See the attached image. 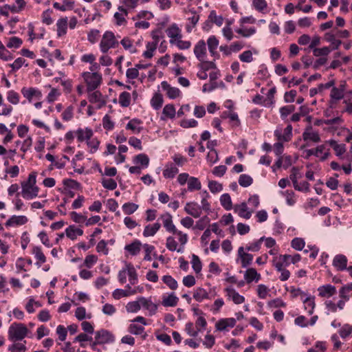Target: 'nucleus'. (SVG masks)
<instances>
[{"label": "nucleus", "instance_id": "1", "mask_svg": "<svg viewBox=\"0 0 352 352\" xmlns=\"http://www.w3.org/2000/svg\"><path fill=\"white\" fill-rule=\"evenodd\" d=\"M8 336L10 341L15 342L23 340L25 337L32 338V331L23 323L13 322L8 328Z\"/></svg>", "mask_w": 352, "mask_h": 352}, {"label": "nucleus", "instance_id": "2", "mask_svg": "<svg viewBox=\"0 0 352 352\" xmlns=\"http://www.w3.org/2000/svg\"><path fill=\"white\" fill-rule=\"evenodd\" d=\"M36 173L32 172L28 178L27 181L22 182L21 185V195L25 199H32L38 196V187L36 185Z\"/></svg>", "mask_w": 352, "mask_h": 352}, {"label": "nucleus", "instance_id": "3", "mask_svg": "<svg viewBox=\"0 0 352 352\" xmlns=\"http://www.w3.org/2000/svg\"><path fill=\"white\" fill-rule=\"evenodd\" d=\"M119 42L116 39L113 32L106 31L102 37L100 43V48L102 53H107L110 49L118 46Z\"/></svg>", "mask_w": 352, "mask_h": 352}, {"label": "nucleus", "instance_id": "4", "mask_svg": "<svg viewBox=\"0 0 352 352\" xmlns=\"http://www.w3.org/2000/svg\"><path fill=\"white\" fill-rule=\"evenodd\" d=\"M87 84V91H92L98 88L102 82V76L98 72H84L82 74Z\"/></svg>", "mask_w": 352, "mask_h": 352}, {"label": "nucleus", "instance_id": "5", "mask_svg": "<svg viewBox=\"0 0 352 352\" xmlns=\"http://www.w3.org/2000/svg\"><path fill=\"white\" fill-rule=\"evenodd\" d=\"M224 292L228 299L234 304L240 305L245 302V297L240 295L232 286L226 287Z\"/></svg>", "mask_w": 352, "mask_h": 352}, {"label": "nucleus", "instance_id": "6", "mask_svg": "<svg viewBox=\"0 0 352 352\" xmlns=\"http://www.w3.org/2000/svg\"><path fill=\"white\" fill-rule=\"evenodd\" d=\"M159 219L162 221L163 226L168 232L173 234L177 232V228L173 221V217L170 213L165 212L161 214Z\"/></svg>", "mask_w": 352, "mask_h": 352}, {"label": "nucleus", "instance_id": "7", "mask_svg": "<svg viewBox=\"0 0 352 352\" xmlns=\"http://www.w3.org/2000/svg\"><path fill=\"white\" fill-rule=\"evenodd\" d=\"M170 38V43L173 44L178 38H182V30L175 23L170 25L166 30Z\"/></svg>", "mask_w": 352, "mask_h": 352}, {"label": "nucleus", "instance_id": "8", "mask_svg": "<svg viewBox=\"0 0 352 352\" xmlns=\"http://www.w3.org/2000/svg\"><path fill=\"white\" fill-rule=\"evenodd\" d=\"M95 340L98 344H106L113 342L114 337L108 331L101 329L95 333Z\"/></svg>", "mask_w": 352, "mask_h": 352}, {"label": "nucleus", "instance_id": "9", "mask_svg": "<svg viewBox=\"0 0 352 352\" xmlns=\"http://www.w3.org/2000/svg\"><path fill=\"white\" fill-rule=\"evenodd\" d=\"M233 210L239 217L245 219H249L252 216V211L248 210L247 204L245 202L234 205Z\"/></svg>", "mask_w": 352, "mask_h": 352}, {"label": "nucleus", "instance_id": "10", "mask_svg": "<svg viewBox=\"0 0 352 352\" xmlns=\"http://www.w3.org/2000/svg\"><path fill=\"white\" fill-rule=\"evenodd\" d=\"M277 258L276 261L282 263L285 266H288L290 263L295 264L300 261L301 256L298 254H295L292 256L289 254H284L280 255L279 256H276Z\"/></svg>", "mask_w": 352, "mask_h": 352}, {"label": "nucleus", "instance_id": "11", "mask_svg": "<svg viewBox=\"0 0 352 352\" xmlns=\"http://www.w3.org/2000/svg\"><path fill=\"white\" fill-rule=\"evenodd\" d=\"M185 212L194 218H199L201 214V208L196 202H188L184 207Z\"/></svg>", "mask_w": 352, "mask_h": 352}, {"label": "nucleus", "instance_id": "12", "mask_svg": "<svg viewBox=\"0 0 352 352\" xmlns=\"http://www.w3.org/2000/svg\"><path fill=\"white\" fill-rule=\"evenodd\" d=\"M236 322V319L234 318H222L216 322L215 327L218 331H226L228 328L234 327Z\"/></svg>", "mask_w": 352, "mask_h": 352}, {"label": "nucleus", "instance_id": "13", "mask_svg": "<svg viewBox=\"0 0 352 352\" xmlns=\"http://www.w3.org/2000/svg\"><path fill=\"white\" fill-rule=\"evenodd\" d=\"M136 294L135 290H132L129 284L126 285V289H116L112 293V296L116 300H119L124 297Z\"/></svg>", "mask_w": 352, "mask_h": 352}, {"label": "nucleus", "instance_id": "14", "mask_svg": "<svg viewBox=\"0 0 352 352\" xmlns=\"http://www.w3.org/2000/svg\"><path fill=\"white\" fill-rule=\"evenodd\" d=\"M23 96L28 100L29 102H32L34 98L40 100L42 97L41 92L34 87L25 88L23 87L21 89Z\"/></svg>", "mask_w": 352, "mask_h": 352}, {"label": "nucleus", "instance_id": "15", "mask_svg": "<svg viewBox=\"0 0 352 352\" xmlns=\"http://www.w3.org/2000/svg\"><path fill=\"white\" fill-rule=\"evenodd\" d=\"M194 54L199 61H203L206 56V46L204 40L197 42L194 47Z\"/></svg>", "mask_w": 352, "mask_h": 352}, {"label": "nucleus", "instance_id": "16", "mask_svg": "<svg viewBox=\"0 0 352 352\" xmlns=\"http://www.w3.org/2000/svg\"><path fill=\"white\" fill-rule=\"evenodd\" d=\"M28 221V217L24 215H13L7 220V221L5 223V226L6 227L23 226Z\"/></svg>", "mask_w": 352, "mask_h": 352}, {"label": "nucleus", "instance_id": "17", "mask_svg": "<svg viewBox=\"0 0 352 352\" xmlns=\"http://www.w3.org/2000/svg\"><path fill=\"white\" fill-rule=\"evenodd\" d=\"M141 306L149 312L150 316L155 314L157 309V305L153 302L151 298L140 297Z\"/></svg>", "mask_w": 352, "mask_h": 352}, {"label": "nucleus", "instance_id": "18", "mask_svg": "<svg viewBox=\"0 0 352 352\" xmlns=\"http://www.w3.org/2000/svg\"><path fill=\"white\" fill-rule=\"evenodd\" d=\"M347 258L343 254L336 255L333 260V265L340 271L347 270Z\"/></svg>", "mask_w": 352, "mask_h": 352}, {"label": "nucleus", "instance_id": "19", "mask_svg": "<svg viewBox=\"0 0 352 352\" xmlns=\"http://www.w3.org/2000/svg\"><path fill=\"white\" fill-rule=\"evenodd\" d=\"M276 260H277V258H274L273 265L275 267V268L276 269V270L278 272H280V276L279 277L280 280L281 281H285L289 278L290 272L289 270L284 268V267H285L284 265L276 261Z\"/></svg>", "mask_w": 352, "mask_h": 352}, {"label": "nucleus", "instance_id": "20", "mask_svg": "<svg viewBox=\"0 0 352 352\" xmlns=\"http://www.w3.org/2000/svg\"><path fill=\"white\" fill-rule=\"evenodd\" d=\"M118 10L119 12H116L114 14L113 17L116 21V24L117 25L120 26L126 24V21L125 19V17L128 15V11L123 6H119Z\"/></svg>", "mask_w": 352, "mask_h": 352}, {"label": "nucleus", "instance_id": "21", "mask_svg": "<svg viewBox=\"0 0 352 352\" xmlns=\"http://www.w3.org/2000/svg\"><path fill=\"white\" fill-rule=\"evenodd\" d=\"M179 173L178 168L172 162H168L165 165L163 170V176L166 179H173Z\"/></svg>", "mask_w": 352, "mask_h": 352}, {"label": "nucleus", "instance_id": "22", "mask_svg": "<svg viewBox=\"0 0 352 352\" xmlns=\"http://www.w3.org/2000/svg\"><path fill=\"white\" fill-rule=\"evenodd\" d=\"M318 291L321 297L329 298L336 294V287L329 284L320 286Z\"/></svg>", "mask_w": 352, "mask_h": 352}, {"label": "nucleus", "instance_id": "23", "mask_svg": "<svg viewBox=\"0 0 352 352\" xmlns=\"http://www.w3.org/2000/svg\"><path fill=\"white\" fill-rule=\"evenodd\" d=\"M292 133V126L289 124L284 130V133H282L281 131L276 130L274 135L279 141L288 142L290 140Z\"/></svg>", "mask_w": 352, "mask_h": 352}, {"label": "nucleus", "instance_id": "24", "mask_svg": "<svg viewBox=\"0 0 352 352\" xmlns=\"http://www.w3.org/2000/svg\"><path fill=\"white\" fill-rule=\"evenodd\" d=\"M161 85L162 88L166 91L167 95L170 98L175 99L179 96V89L177 87H171L166 81H163Z\"/></svg>", "mask_w": 352, "mask_h": 352}, {"label": "nucleus", "instance_id": "25", "mask_svg": "<svg viewBox=\"0 0 352 352\" xmlns=\"http://www.w3.org/2000/svg\"><path fill=\"white\" fill-rule=\"evenodd\" d=\"M244 278L248 283L253 280L258 282L261 279V274L254 268H248L244 274Z\"/></svg>", "mask_w": 352, "mask_h": 352}, {"label": "nucleus", "instance_id": "26", "mask_svg": "<svg viewBox=\"0 0 352 352\" xmlns=\"http://www.w3.org/2000/svg\"><path fill=\"white\" fill-rule=\"evenodd\" d=\"M76 133L79 142H83L85 140L87 142L93 136V131L91 129L89 128H86L85 129H78L76 131Z\"/></svg>", "mask_w": 352, "mask_h": 352}, {"label": "nucleus", "instance_id": "27", "mask_svg": "<svg viewBox=\"0 0 352 352\" xmlns=\"http://www.w3.org/2000/svg\"><path fill=\"white\" fill-rule=\"evenodd\" d=\"M126 270H127V276L129 277V280L130 283V285H134L138 283V277L137 272L134 267V266L131 263H126Z\"/></svg>", "mask_w": 352, "mask_h": 352}, {"label": "nucleus", "instance_id": "28", "mask_svg": "<svg viewBox=\"0 0 352 352\" xmlns=\"http://www.w3.org/2000/svg\"><path fill=\"white\" fill-rule=\"evenodd\" d=\"M83 234V230L76 228L75 226H69L65 230V235L72 240H75L78 236Z\"/></svg>", "mask_w": 352, "mask_h": 352}, {"label": "nucleus", "instance_id": "29", "mask_svg": "<svg viewBox=\"0 0 352 352\" xmlns=\"http://www.w3.org/2000/svg\"><path fill=\"white\" fill-rule=\"evenodd\" d=\"M207 45L210 53L212 56H218L219 54L217 52V48L219 45V41L214 36H211L208 38Z\"/></svg>", "mask_w": 352, "mask_h": 352}, {"label": "nucleus", "instance_id": "30", "mask_svg": "<svg viewBox=\"0 0 352 352\" xmlns=\"http://www.w3.org/2000/svg\"><path fill=\"white\" fill-rule=\"evenodd\" d=\"M88 100L91 103H98V107H102L105 102L102 100V95L99 91L90 93L88 96Z\"/></svg>", "mask_w": 352, "mask_h": 352}, {"label": "nucleus", "instance_id": "31", "mask_svg": "<svg viewBox=\"0 0 352 352\" xmlns=\"http://www.w3.org/2000/svg\"><path fill=\"white\" fill-rule=\"evenodd\" d=\"M302 138L305 141H311L313 142H320V138L319 133L316 131H311V129H307L302 133Z\"/></svg>", "mask_w": 352, "mask_h": 352}, {"label": "nucleus", "instance_id": "32", "mask_svg": "<svg viewBox=\"0 0 352 352\" xmlns=\"http://www.w3.org/2000/svg\"><path fill=\"white\" fill-rule=\"evenodd\" d=\"M161 225L160 223L157 222L153 224H148L145 226L143 235L145 237L154 236L156 232L160 230Z\"/></svg>", "mask_w": 352, "mask_h": 352}, {"label": "nucleus", "instance_id": "33", "mask_svg": "<svg viewBox=\"0 0 352 352\" xmlns=\"http://www.w3.org/2000/svg\"><path fill=\"white\" fill-rule=\"evenodd\" d=\"M57 25V34L58 36H62L67 33V28L68 25L67 18L60 19L56 23Z\"/></svg>", "mask_w": 352, "mask_h": 352}, {"label": "nucleus", "instance_id": "34", "mask_svg": "<svg viewBox=\"0 0 352 352\" xmlns=\"http://www.w3.org/2000/svg\"><path fill=\"white\" fill-rule=\"evenodd\" d=\"M314 300V296H308L306 297L305 299H302L304 305V308L305 310L307 311V313L309 315H311L314 313V310L316 306Z\"/></svg>", "mask_w": 352, "mask_h": 352}, {"label": "nucleus", "instance_id": "35", "mask_svg": "<svg viewBox=\"0 0 352 352\" xmlns=\"http://www.w3.org/2000/svg\"><path fill=\"white\" fill-rule=\"evenodd\" d=\"M133 163L140 164L143 168L148 167L149 164V157L144 153H140L133 157Z\"/></svg>", "mask_w": 352, "mask_h": 352}, {"label": "nucleus", "instance_id": "36", "mask_svg": "<svg viewBox=\"0 0 352 352\" xmlns=\"http://www.w3.org/2000/svg\"><path fill=\"white\" fill-rule=\"evenodd\" d=\"M141 121L138 119H133L130 120L126 126V129L131 130L134 133H140L142 127L140 126Z\"/></svg>", "mask_w": 352, "mask_h": 352}, {"label": "nucleus", "instance_id": "37", "mask_svg": "<svg viewBox=\"0 0 352 352\" xmlns=\"http://www.w3.org/2000/svg\"><path fill=\"white\" fill-rule=\"evenodd\" d=\"M178 300V298L174 293H171L168 296L163 297L162 303L164 307H175L177 305Z\"/></svg>", "mask_w": 352, "mask_h": 352}, {"label": "nucleus", "instance_id": "38", "mask_svg": "<svg viewBox=\"0 0 352 352\" xmlns=\"http://www.w3.org/2000/svg\"><path fill=\"white\" fill-rule=\"evenodd\" d=\"M176 113L175 109L173 104H166L162 111V120H166V118L173 119Z\"/></svg>", "mask_w": 352, "mask_h": 352}, {"label": "nucleus", "instance_id": "39", "mask_svg": "<svg viewBox=\"0 0 352 352\" xmlns=\"http://www.w3.org/2000/svg\"><path fill=\"white\" fill-rule=\"evenodd\" d=\"M324 38L327 42L331 43L332 50H338L340 45L342 44V41L340 40L336 39V36L331 32L326 33Z\"/></svg>", "mask_w": 352, "mask_h": 352}, {"label": "nucleus", "instance_id": "40", "mask_svg": "<svg viewBox=\"0 0 352 352\" xmlns=\"http://www.w3.org/2000/svg\"><path fill=\"white\" fill-rule=\"evenodd\" d=\"M166 246L170 251H172V252H173V251H177V252H184L183 247H179V248H177V243L175 241V238L173 236H168L166 239Z\"/></svg>", "mask_w": 352, "mask_h": 352}, {"label": "nucleus", "instance_id": "41", "mask_svg": "<svg viewBox=\"0 0 352 352\" xmlns=\"http://www.w3.org/2000/svg\"><path fill=\"white\" fill-rule=\"evenodd\" d=\"M141 307L139 297L136 300L129 302L126 305V310L129 313H136L140 310Z\"/></svg>", "mask_w": 352, "mask_h": 352}, {"label": "nucleus", "instance_id": "42", "mask_svg": "<svg viewBox=\"0 0 352 352\" xmlns=\"http://www.w3.org/2000/svg\"><path fill=\"white\" fill-rule=\"evenodd\" d=\"M344 89L333 87L331 89L330 97L331 100H340L344 98Z\"/></svg>", "mask_w": 352, "mask_h": 352}, {"label": "nucleus", "instance_id": "43", "mask_svg": "<svg viewBox=\"0 0 352 352\" xmlns=\"http://www.w3.org/2000/svg\"><path fill=\"white\" fill-rule=\"evenodd\" d=\"M164 100L162 95L160 93H156L154 94L151 100V106L156 110L160 109L162 106Z\"/></svg>", "mask_w": 352, "mask_h": 352}, {"label": "nucleus", "instance_id": "44", "mask_svg": "<svg viewBox=\"0 0 352 352\" xmlns=\"http://www.w3.org/2000/svg\"><path fill=\"white\" fill-rule=\"evenodd\" d=\"M193 298L199 302L208 298V293L206 289L201 287L197 288L193 294Z\"/></svg>", "mask_w": 352, "mask_h": 352}, {"label": "nucleus", "instance_id": "45", "mask_svg": "<svg viewBox=\"0 0 352 352\" xmlns=\"http://www.w3.org/2000/svg\"><path fill=\"white\" fill-rule=\"evenodd\" d=\"M141 243L135 241L133 243L125 246V250H127L131 255H137L140 252Z\"/></svg>", "mask_w": 352, "mask_h": 352}, {"label": "nucleus", "instance_id": "46", "mask_svg": "<svg viewBox=\"0 0 352 352\" xmlns=\"http://www.w3.org/2000/svg\"><path fill=\"white\" fill-rule=\"evenodd\" d=\"M190 12L193 14L192 16L188 18L190 24L186 25V29L187 32H191L193 28L195 27L199 20V16L196 14L195 11L190 10Z\"/></svg>", "mask_w": 352, "mask_h": 352}, {"label": "nucleus", "instance_id": "47", "mask_svg": "<svg viewBox=\"0 0 352 352\" xmlns=\"http://www.w3.org/2000/svg\"><path fill=\"white\" fill-rule=\"evenodd\" d=\"M220 202L226 210H230L232 208V199L229 194H223L220 197Z\"/></svg>", "mask_w": 352, "mask_h": 352}, {"label": "nucleus", "instance_id": "48", "mask_svg": "<svg viewBox=\"0 0 352 352\" xmlns=\"http://www.w3.org/2000/svg\"><path fill=\"white\" fill-rule=\"evenodd\" d=\"M26 341L24 343L15 342L8 346L9 352H25L27 347L25 346Z\"/></svg>", "mask_w": 352, "mask_h": 352}, {"label": "nucleus", "instance_id": "49", "mask_svg": "<svg viewBox=\"0 0 352 352\" xmlns=\"http://www.w3.org/2000/svg\"><path fill=\"white\" fill-rule=\"evenodd\" d=\"M201 188V182L197 177H190L188 181V190L193 191L195 190H200Z\"/></svg>", "mask_w": 352, "mask_h": 352}, {"label": "nucleus", "instance_id": "50", "mask_svg": "<svg viewBox=\"0 0 352 352\" xmlns=\"http://www.w3.org/2000/svg\"><path fill=\"white\" fill-rule=\"evenodd\" d=\"M120 43L126 50H129L131 54L137 52V49L133 46V42L129 37L123 38Z\"/></svg>", "mask_w": 352, "mask_h": 352}, {"label": "nucleus", "instance_id": "51", "mask_svg": "<svg viewBox=\"0 0 352 352\" xmlns=\"http://www.w3.org/2000/svg\"><path fill=\"white\" fill-rule=\"evenodd\" d=\"M162 281L172 290L177 288L178 284L177 280L170 275H165L162 277Z\"/></svg>", "mask_w": 352, "mask_h": 352}, {"label": "nucleus", "instance_id": "52", "mask_svg": "<svg viewBox=\"0 0 352 352\" xmlns=\"http://www.w3.org/2000/svg\"><path fill=\"white\" fill-rule=\"evenodd\" d=\"M119 103L122 107H127L131 103V94L129 92L124 91L120 94Z\"/></svg>", "mask_w": 352, "mask_h": 352}, {"label": "nucleus", "instance_id": "53", "mask_svg": "<svg viewBox=\"0 0 352 352\" xmlns=\"http://www.w3.org/2000/svg\"><path fill=\"white\" fill-rule=\"evenodd\" d=\"M75 316L78 320H82L85 318L90 319L91 318V314H87L85 308L83 307H79L76 309Z\"/></svg>", "mask_w": 352, "mask_h": 352}, {"label": "nucleus", "instance_id": "54", "mask_svg": "<svg viewBox=\"0 0 352 352\" xmlns=\"http://www.w3.org/2000/svg\"><path fill=\"white\" fill-rule=\"evenodd\" d=\"M210 221V220L208 216H204L196 222V224L193 228L203 230L209 224Z\"/></svg>", "mask_w": 352, "mask_h": 352}, {"label": "nucleus", "instance_id": "55", "mask_svg": "<svg viewBox=\"0 0 352 352\" xmlns=\"http://www.w3.org/2000/svg\"><path fill=\"white\" fill-rule=\"evenodd\" d=\"M157 46L156 43L148 42L146 44V50L143 53V56L146 58H151L153 56V52L156 50Z\"/></svg>", "mask_w": 352, "mask_h": 352}, {"label": "nucleus", "instance_id": "56", "mask_svg": "<svg viewBox=\"0 0 352 352\" xmlns=\"http://www.w3.org/2000/svg\"><path fill=\"white\" fill-rule=\"evenodd\" d=\"M32 254L34 255L36 260H38L41 263H44L46 261V258L44 254L42 252V250L40 247L35 246L33 248Z\"/></svg>", "mask_w": 352, "mask_h": 352}, {"label": "nucleus", "instance_id": "57", "mask_svg": "<svg viewBox=\"0 0 352 352\" xmlns=\"http://www.w3.org/2000/svg\"><path fill=\"white\" fill-rule=\"evenodd\" d=\"M202 195V199H201V206H200L201 208V210H204L207 212L210 211V204L207 201V199L209 197V195L207 192V191H204L201 192Z\"/></svg>", "mask_w": 352, "mask_h": 352}, {"label": "nucleus", "instance_id": "58", "mask_svg": "<svg viewBox=\"0 0 352 352\" xmlns=\"http://www.w3.org/2000/svg\"><path fill=\"white\" fill-rule=\"evenodd\" d=\"M208 19L210 22L215 23L218 26H221L223 22L222 16H217L214 10H212L208 16Z\"/></svg>", "mask_w": 352, "mask_h": 352}, {"label": "nucleus", "instance_id": "59", "mask_svg": "<svg viewBox=\"0 0 352 352\" xmlns=\"http://www.w3.org/2000/svg\"><path fill=\"white\" fill-rule=\"evenodd\" d=\"M128 331L129 333L133 335H141L144 333V328L141 325L131 323L129 326Z\"/></svg>", "mask_w": 352, "mask_h": 352}, {"label": "nucleus", "instance_id": "60", "mask_svg": "<svg viewBox=\"0 0 352 352\" xmlns=\"http://www.w3.org/2000/svg\"><path fill=\"white\" fill-rule=\"evenodd\" d=\"M138 208V205L134 203H126L123 205L122 209L125 214H131L135 212Z\"/></svg>", "mask_w": 352, "mask_h": 352}, {"label": "nucleus", "instance_id": "61", "mask_svg": "<svg viewBox=\"0 0 352 352\" xmlns=\"http://www.w3.org/2000/svg\"><path fill=\"white\" fill-rule=\"evenodd\" d=\"M253 182L252 178L245 174L241 175L239 179V184L243 187H248Z\"/></svg>", "mask_w": 352, "mask_h": 352}, {"label": "nucleus", "instance_id": "62", "mask_svg": "<svg viewBox=\"0 0 352 352\" xmlns=\"http://www.w3.org/2000/svg\"><path fill=\"white\" fill-rule=\"evenodd\" d=\"M192 267L194 271L197 274L199 273L202 268L201 262L198 256L193 254L192 256Z\"/></svg>", "mask_w": 352, "mask_h": 352}, {"label": "nucleus", "instance_id": "63", "mask_svg": "<svg viewBox=\"0 0 352 352\" xmlns=\"http://www.w3.org/2000/svg\"><path fill=\"white\" fill-rule=\"evenodd\" d=\"M235 32L243 37H249L251 35L256 33V28L254 27L250 28L249 29L241 28L236 29Z\"/></svg>", "mask_w": 352, "mask_h": 352}, {"label": "nucleus", "instance_id": "64", "mask_svg": "<svg viewBox=\"0 0 352 352\" xmlns=\"http://www.w3.org/2000/svg\"><path fill=\"white\" fill-rule=\"evenodd\" d=\"M305 245V241L301 238H294L291 242V246L296 250H302Z\"/></svg>", "mask_w": 352, "mask_h": 352}]
</instances>
